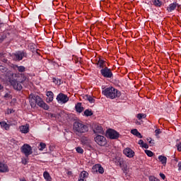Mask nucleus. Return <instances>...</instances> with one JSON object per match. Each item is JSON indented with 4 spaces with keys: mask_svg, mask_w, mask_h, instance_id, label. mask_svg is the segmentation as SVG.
I'll use <instances>...</instances> for the list:
<instances>
[{
    "mask_svg": "<svg viewBox=\"0 0 181 181\" xmlns=\"http://www.w3.org/2000/svg\"><path fill=\"white\" fill-rule=\"evenodd\" d=\"M21 153H23L26 158H28L30 155H32L33 153L32 146L28 144H25L21 148Z\"/></svg>",
    "mask_w": 181,
    "mask_h": 181,
    "instance_id": "obj_5",
    "label": "nucleus"
},
{
    "mask_svg": "<svg viewBox=\"0 0 181 181\" xmlns=\"http://www.w3.org/2000/svg\"><path fill=\"white\" fill-rule=\"evenodd\" d=\"M123 153L127 156V158H134V156H135V152L129 148H125Z\"/></svg>",
    "mask_w": 181,
    "mask_h": 181,
    "instance_id": "obj_12",
    "label": "nucleus"
},
{
    "mask_svg": "<svg viewBox=\"0 0 181 181\" xmlns=\"http://www.w3.org/2000/svg\"><path fill=\"white\" fill-rule=\"evenodd\" d=\"M46 95L47 97V99H46L47 103H52V101H53V98H54V94L53 93V92L47 91L46 93Z\"/></svg>",
    "mask_w": 181,
    "mask_h": 181,
    "instance_id": "obj_17",
    "label": "nucleus"
},
{
    "mask_svg": "<svg viewBox=\"0 0 181 181\" xmlns=\"http://www.w3.org/2000/svg\"><path fill=\"white\" fill-rule=\"evenodd\" d=\"M74 129L79 134H84L88 132V127L83 124L81 122H75L74 124Z\"/></svg>",
    "mask_w": 181,
    "mask_h": 181,
    "instance_id": "obj_4",
    "label": "nucleus"
},
{
    "mask_svg": "<svg viewBox=\"0 0 181 181\" xmlns=\"http://www.w3.org/2000/svg\"><path fill=\"white\" fill-rule=\"evenodd\" d=\"M138 119H142V118H146V115L144 113H139L137 115Z\"/></svg>",
    "mask_w": 181,
    "mask_h": 181,
    "instance_id": "obj_30",
    "label": "nucleus"
},
{
    "mask_svg": "<svg viewBox=\"0 0 181 181\" xmlns=\"http://www.w3.org/2000/svg\"><path fill=\"white\" fill-rule=\"evenodd\" d=\"M162 4L163 2L160 1V0H153V4L157 8H160L162 6Z\"/></svg>",
    "mask_w": 181,
    "mask_h": 181,
    "instance_id": "obj_25",
    "label": "nucleus"
},
{
    "mask_svg": "<svg viewBox=\"0 0 181 181\" xmlns=\"http://www.w3.org/2000/svg\"><path fill=\"white\" fill-rule=\"evenodd\" d=\"M179 6H180L177 4V3H172L167 7V11L169 13L173 12V11H175L176 8H179Z\"/></svg>",
    "mask_w": 181,
    "mask_h": 181,
    "instance_id": "obj_15",
    "label": "nucleus"
},
{
    "mask_svg": "<svg viewBox=\"0 0 181 181\" xmlns=\"http://www.w3.org/2000/svg\"><path fill=\"white\" fill-rule=\"evenodd\" d=\"M145 142H144V140L141 139L139 141L138 144L139 145H141V146L144 144Z\"/></svg>",
    "mask_w": 181,
    "mask_h": 181,
    "instance_id": "obj_46",
    "label": "nucleus"
},
{
    "mask_svg": "<svg viewBox=\"0 0 181 181\" xmlns=\"http://www.w3.org/2000/svg\"><path fill=\"white\" fill-rule=\"evenodd\" d=\"M43 177L46 181H52V177H50V174L47 171L44 172Z\"/></svg>",
    "mask_w": 181,
    "mask_h": 181,
    "instance_id": "obj_24",
    "label": "nucleus"
},
{
    "mask_svg": "<svg viewBox=\"0 0 181 181\" xmlns=\"http://www.w3.org/2000/svg\"><path fill=\"white\" fill-rule=\"evenodd\" d=\"M21 162L23 165H28V162H29V160H28L26 158H23Z\"/></svg>",
    "mask_w": 181,
    "mask_h": 181,
    "instance_id": "obj_36",
    "label": "nucleus"
},
{
    "mask_svg": "<svg viewBox=\"0 0 181 181\" xmlns=\"http://www.w3.org/2000/svg\"><path fill=\"white\" fill-rule=\"evenodd\" d=\"M178 170H181V161L178 163Z\"/></svg>",
    "mask_w": 181,
    "mask_h": 181,
    "instance_id": "obj_47",
    "label": "nucleus"
},
{
    "mask_svg": "<svg viewBox=\"0 0 181 181\" xmlns=\"http://www.w3.org/2000/svg\"><path fill=\"white\" fill-rule=\"evenodd\" d=\"M2 88H4V86H2V85L0 84V90H2Z\"/></svg>",
    "mask_w": 181,
    "mask_h": 181,
    "instance_id": "obj_48",
    "label": "nucleus"
},
{
    "mask_svg": "<svg viewBox=\"0 0 181 181\" xmlns=\"http://www.w3.org/2000/svg\"><path fill=\"white\" fill-rule=\"evenodd\" d=\"M13 112H14V111H13V109H8V110H7V114H13Z\"/></svg>",
    "mask_w": 181,
    "mask_h": 181,
    "instance_id": "obj_42",
    "label": "nucleus"
},
{
    "mask_svg": "<svg viewBox=\"0 0 181 181\" xmlns=\"http://www.w3.org/2000/svg\"><path fill=\"white\" fill-rule=\"evenodd\" d=\"M177 151H181V142L177 145Z\"/></svg>",
    "mask_w": 181,
    "mask_h": 181,
    "instance_id": "obj_44",
    "label": "nucleus"
},
{
    "mask_svg": "<svg viewBox=\"0 0 181 181\" xmlns=\"http://www.w3.org/2000/svg\"><path fill=\"white\" fill-rule=\"evenodd\" d=\"M145 153H146L147 156H153V153L151 151L146 150Z\"/></svg>",
    "mask_w": 181,
    "mask_h": 181,
    "instance_id": "obj_35",
    "label": "nucleus"
},
{
    "mask_svg": "<svg viewBox=\"0 0 181 181\" xmlns=\"http://www.w3.org/2000/svg\"><path fill=\"white\" fill-rule=\"evenodd\" d=\"M57 101L59 104H66L69 101V98L64 93H61L57 96Z\"/></svg>",
    "mask_w": 181,
    "mask_h": 181,
    "instance_id": "obj_8",
    "label": "nucleus"
},
{
    "mask_svg": "<svg viewBox=\"0 0 181 181\" xmlns=\"http://www.w3.org/2000/svg\"><path fill=\"white\" fill-rule=\"evenodd\" d=\"M155 134H156V136H158V135H159L160 134H162V132L160 131V129H157L155 131Z\"/></svg>",
    "mask_w": 181,
    "mask_h": 181,
    "instance_id": "obj_38",
    "label": "nucleus"
},
{
    "mask_svg": "<svg viewBox=\"0 0 181 181\" xmlns=\"http://www.w3.org/2000/svg\"><path fill=\"white\" fill-rule=\"evenodd\" d=\"M95 142L100 145V146H104L107 145V139L102 135H98L95 137Z\"/></svg>",
    "mask_w": 181,
    "mask_h": 181,
    "instance_id": "obj_7",
    "label": "nucleus"
},
{
    "mask_svg": "<svg viewBox=\"0 0 181 181\" xmlns=\"http://www.w3.org/2000/svg\"><path fill=\"white\" fill-rule=\"evenodd\" d=\"M87 178L86 177H82L81 175L79 177L78 181H86Z\"/></svg>",
    "mask_w": 181,
    "mask_h": 181,
    "instance_id": "obj_45",
    "label": "nucleus"
},
{
    "mask_svg": "<svg viewBox=\"0 0 181 181\" xmlns=\"http://www.w3.org/2000/svg\"><path fill=\"white\" fill-rule=\"evenodd\" d=\"M23 57H26V52L23 51H18L13 55V60H16V62H20Z\"/></svg>",
    "mask_w": 181,
    "mask_h": 181,
    "instance_id": "obj_9",
    "label": "nucleus"
},
{
    "mask_svg": "<svg viewBox=\"0 0 181 181\" xmlns=\"http://www.w3.org/2000/svg\"><path fill=\"white\" fill-rule=\"evenodd\" d=\"M84 115L86 117H91V115H93V111L90 110H86L84 112Z\"/></svg>",
    "mask_w": 181,
    "mask_h": 181,
    "instance_id": "obj_28",
    "label": "nucleus"
},
{
    "mask_svg": "<svg viewBox=\"0 0 181 181\" xmlns=\"http://www.w3.org/2000/svg\"><path fill=\"white\" fill-rule=\"evenodd\" d=\"M148 180H149V181H160V179H158L157 177H156L153 176V175H151V176L148 177Z\"/></svg>",
    "mask_w": 181,
    "mask_h": 181,
    "instance_id": "obj_32",
    "label": "nucleus"
},
{
    "mask_svg": "<svg viewBox=\"0 0 181 181\" xmlns=\"http://www.w3.org/2000/svg\"><path fill=\"white\" fill-rule=\"evenodd\" d=\"M160 177H161V179H163V180H165L166 177V176L163 173H160Z\"/></svg>",
    "mask_w": 181,
    "mask_h": 181,
    "instance_id": "obj_43",
    "label": "nucleus"
},
{
    "mask_svg": "<svg viewBox=\"0 0 181 181\" xmlns=\"http://www.w3.org/2000/svg\"><path fill=\"white\" fill-rule=\"evenodd\" d=\"M102 93L103 95H105L107 98H111V100H114V98H117L121 95V92L114 87L107 88Z\"/></svg>",
    "mask_w": 181,
    "mask_h": 181,
    "instance_id": "obj_3",
    "label": "nucleus"
},
{
    "mask_svg": "<svg viewBox=\"0 0 181 181\" xmlns=\"http://www.w3.org/2000/svg\"><path fill=\"white\" fill-rule=\"evenodd\" d=\"M94 134H104V129L101 126L97 125L93 129Z\"/></svg>",
    "mask_w": 181,
    "mask_h": 181,
    "instance_id": "obj_20",
    "label": "nucleus"
},
{
    "mask_svg": "<svg viewBox=\"0 0 181 181\" xmlns=\"http://www.w3.org/2000/svg\"><path fill=\"white\" fill-rule=\"evenodd\" d=\"M0 71L1 73H4V74L6 76V77H9V76H12V71L8 70V69L2 65L0 66Z\"/></svg>",
    "mask_w": 181,
    "mask_h": 181,
    "instance_id": "obj_13",
    "label": "nucleus"
},
{
    "mask_svg": "<svg viewBox=\"0 0 181 181\" xmlns=\"http://www.w3.org/2000/svg\"><path fill=\"white\" fill-rule=\"evenodd\" d=\"M11 77L12 78L9 79V83L14 90L21 91V90H22V85L21 83H24V81H26V76L23 74L18 73L12 74Z\"/></svg>",
    "mask_w": 181,
    "mask_h": 181,
    "instance_id": "obj_1",
    "label": "nucleus"
},
{
    "mask_svg": "<svg viewBox=\"0 0 181 181\" xmlns=\"http://www.w3.org/2000/svg\"><path fill=\"white\" fill-rule=\"evenodd\" d=\"M119 165L120 168H122V170H123V173L125 175H127L128 172H129V170H128V165L124 164V161L122 160H119Z\"/></svg>",
    "mask_w": 181,
    "mask_h": 181,
    "instance_id": "obj_14",
    "label": "nucleus"
},
{
    "mask_svg": "<svg viewBox=\"0 0 181 181\" xmlns=\"http://www.w3.org/2000/svg\"><path fill=\"white\" fill-rule=\"evenodd\" d=\"M28 98L32 108H35L37 104L38 107H40L44 110H49V106L47 105V104H46V103H45V101H43V99H42L40 96L30 94Z\"/></svg>",
    "mask_w": 181,
    "mask_h": 181,
    "instance_id": "obj_2",
    "label": "nucleus"
},
{
    "mask_svg": "<svg viewBox=\"0 0 181 181\" xmlns=\"http://www.w3.org/2000/svg\"><path fill=\"white\" fill-rule=\"evenodd\" d=\"M76 110L77 112H83V111H84V107L81 106V103H77L76 105Z\"/></svg>",
    "mask_w": 181,
    "mask_h": 181,
    "instance_id": "obj_26",
    "label": "nucleus"
},
{
    "mask_svg": "<svg viewBox=\"0 0 181 181\" xmlns=\"http://www.w3.org/2000/svg\"><path fill=\"white\" fill-rule=\"evenodd\" d=\"M106 136L110 138V139H118L119 138V133L112 129H110L106 132Z\"/></svg>",
    "mask_w": 181,
    "mask_h": 181,
    "instance_id": "obj_6",
    "label": "nucleus"
},
{
    "mask_svg": "<svg viewBox=\"0 0 181 181\" xmlns=\"http://www.w3.org/2000/svg\"><path fill=\"white\" fill-rule=\"evenodd\" d=\"M0 125H1V127L3 129H5L6 131H9V128H11V124H8L6 123V122L5 121H2V122H0Z\"/></svg>",
    "mask_w": 181,
    "mask_h": 181,
    "instance_id": "obj_18",
    "label": "nucleus"
},
{
    "mask_svg": "<svg viewBox=\"0 0 181 181\" xmlns=\"http://www.w3.org/2000/svg\"><path fill=\"white\" fill-rule=\"evenodd\" d=\"M98 67H100V69H103V67H105V62L101 59H99V60L97 62Z\"/></svg>",
    "mask_w": 181,
    "mask_h": 181,
    "instance_id": "obj_22",
    "label": "nucleus"
},
{
    "mask_svg": "<svg viewBox=\"0 0 181 181\" xmlns=\"http://www.w3.org/2000/svg\"><path fill=\"white\" fill-rule=\"evenodd\" d=\"M100 73L103 77H106L107 78H111V77H112V72L111 71V69L107 67L101 69Z\"/></svg>",
    "mask_w": 181,
    "mask_h": 181,
    "instance_id": "obj_10",
    "label": "nucleus"
},
{
    "mask_svg": "<svg viewBox=\"0 0 181 181\" xmlns=\"http://www.w3.org/2000/svg\"><path fill=\"white\" fill-rule=\"evenodd\" d=\"M86 98L88 100V101H89V103H90L91 104L94 103L95 100H94V98L90 96V95H86Z\"/></svg>",
    "mask_w": 181,
    "mask_h": 181,
    "instance_id": "obj_29",
    "label": "nucleus"
},
{
    "mask_svg": "<svg viewBox=\"0 0 181 181\" xmlns=\"http://www.w3.org/2000/svg\"><path fill=\"white\" fill-rule=\"evenodd\" d=\"M20 131L22 134H28L29 132V124L21 126Z\"/></svg>",
    "mask_w": 181,
    "mask_h": 181,
    "instance_id": "obj_21",
    "label": "nucleus"
},
{
    "mask_svg": "<svg viewBox=\"0 0 181 181\" xmlns=\"http://www.w3.org/2000/svg\"><path fill=\"white\" fill-rule=\"evenodd\" d=\"M4 98H6L7 100L9 98H12V96L11 95V94H9L8 93H6L4 95Z\"/></svg>",
    "mask_w": 181,
    "mask_h": 181,
    "instance_id": "obj_39",
    "label": "nucleus"
},
{
    "mask_svg": "<svg viewBox=\"0 0 181 181\" xmlns=\"http://www.w3.org/2000/svg\"><path fill=\"white\" fill-rule=\"evenodd\" d=\"M5 54H4V53L0 54V57L1 59V62H3L4 63H6V62H8V59H6L5 58H2V57H5Z\"/></svg>",
    "mask_w": 181,
    "mask_h": 181,
    "instance_id": "obj_33",
    "label": "nucleus"
},
{
    "mask_svg": "<svg viewBox=\"0 0 181 181\" xmlns=\"http://www.w3.org/2000/svg\"><path fill=\"white\" fill-rule=\"evenodd\" d=\"M52 81L53 83H54L55 84H60V81L59 82V81L57 79H56V78H52Z\"/></svg>",
    "mask_w": 181,
    "mask_h": 181,
    "instance_id": "obj_40",
    "label": "nucleus"
},
{
    "mask_svg": "<svg viewBox=\"0 0 181 181\" xmlns=\"http://www.w3.org/2000/svg\"><path fill=\"white\" fill-rule=\"evenodd\" d=\"M13 69L14 70H18L19 73H25V71H26V68L23 66L13 65Z\"/></svg>",
    "mask_w": 181,
    "mask_h": 181,
    "instance_id": "obj_19",
    "label": "nucleus"
},
{
    "mask_svg": "<svg viewBox=\"0 0 181 181\" xmlns=\"http://www.w3.org/2000/svg\"><path fill=\"white\" fill-rule=\"evenodd\" d=\"M6 172H9L8 165L4 163H0V173H6Z\"/></svg>",
    "mask_w": 181,
    "mask_h": 181,
    "instance_id": "obj_16",
    "label": "nucleus"
},
{
    "mask_svg": "<svg viewBox=\"0 0 181 181\" xmlns=\"http://www.w3.org/2000/svg\"><path fill=\"white\" fill-rule=\"evenodd\" d=\"M92 170L93 172H98L101 175L104 173V168L100 164H95V165H93V167L92 168Z\"/></svg>",
    "mask_w": 181,
    "mask_h": 181,
    "instance_id": "obj_11",
    "label": "nucleus"
},
{
    "mask_svg": "<svg viewBox=\"0 0 181 181\" xmlns=\"http://www.w3.org/2000/svg\"><path fill=\"white\" fill-rule=\"evenodd\" d=\"M141 148H144L145 149H148L149 148V146H148L147 144L144 143L142 146Z\"/></svg>",
    "mask_w": 181,
    "mask_h": 181,
    "instance_id": "obj_41",
    "label": "nucleus"
},
{
    "mask_svg": "<svg viewBox=\"0 0 181 181\" xmlns=\"http://www.w3.org/2000/svg\"><path fill=\"white\" fill-rule=\"evenodd\" d=\"M76 152H78V153H83L84 150H83L81 147H77Z\"/></svg>",
    "mask_w": 181,
    "mask_h": 181,
    "instance_id": "obj_37",
    "label": "nucleus"
},
{
    "mask_svg": "<svg viewBox=\"0 0 181 181\" xmlns=\"http://www.w3.org/2000/svg\"><path fill=\"white\" fill-rule=\"evenodd\" d=\"M80 176H81L82 177H85L87 179V177H88V173H87L86 171H82L81 173Z\"/></svg>",
    "mask_w": 181,
    "mask_h": 181,
    "instance_id": "obj_31",
    "label": "nucleus"
},
{
    "mask_svg": "<svg viewBox=\"0 0 181 181\" xmlns=\"http://www.w3.org/2000/svg\"><path fill=\"white\" fill-rule=\"evenodd\" d=\"M131 134H132L133 135H135L138 138H142V135L141 134V133H139V132H138V129H132L131 131Z\"/></svg>",
    "mask_w": 181,
    "mask_h": 181,
    "instance_id": "obj_23",
    "label": "nucleus"
},
{
    "mask_svg": "<svg viewBox=\"0 0 181 181\" xmlns=\"http://www.w3.org/2000/svg\"><path fill=\"white\" fill-rule=\"evenodd\" d=\"M45 148H46V144L40 143V146H39V150L40 151H43V149H45Z\"/></svg>",
    "mask_w": 181,
    "mask_h": 181,
    "instance_id": "obj_34",
    "label": "nucleus"
},
{
    "mask_svg": "<svg viewBox=\"0 0 181 181\" xmlns=\"http://www.w3.org/2000/svg\"><path fill=\"white\" fill-rule=\"evenodd\" d=\"M158 160H160V162H161V163L163 165H166V162L168 160V158L165 156H160L158 157Z\"/></svg>",
    "mask_w": 181,
    "mask_h": 181,
    "instance_id": "obj_27",
    "label": "nucleus"
}]
</instances>
